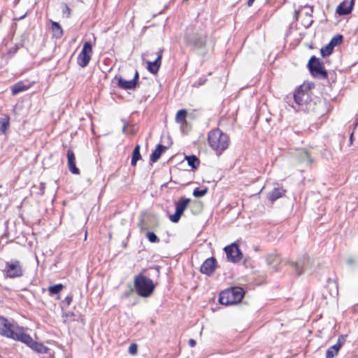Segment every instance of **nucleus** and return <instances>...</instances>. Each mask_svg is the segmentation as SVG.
<instances>
[{
  "instance_id": "obj_6",
  "label": "nucleus",
  "mask_w": 358,
  "mask_h": 358,
  "mask_svg": "<svg viewBox=\"0 0 358 358\" xmlns=\"http://www.w3.org/2000/svg\"><path fill=\"white\" fill-rule=\"evenodd\" d=\"M294 99L299 110L309 112L315 108V103L312 100L309 91L303 90L302 87L295 91Z\"/></svg>"
},
{
  "instance_id": "obj_12",
  "label": "nucleus",
  "mask_w": 358,
  "mask_h": 358,
  "mask_svg": "<svg viewBox=\"0 0 358 358\" xmlns=\"http://www.w3.org/2000/svg\"><path fill=\"white\" fill-rule=\"evenodd\" d=\"M138 78L139 75L137 71L135 73L134 78L131 80H127L120 76L119 78H117V85L124 90H133L136 88V85H138Z\"/></svg>"
},
{
  "instance_id": "obj_49",
  "label": "nucleus",
  "mask_w": 358,
  "mask_h": 358,
  "mask_svg": "<svg viewBox=\"0 0 358 358\" xmlns=\"http://www.w3.org/2000/svg\"><path fill=\"white\" fill-rule=\"evenodd\" d=\"M145 228L143 227H141V231L144 230Z\"/></svg>"
},
{
  "instance_id": "obj_38",
  "label": "nucleus",
  "mask_w": 358,
  "mask_h": 358,
  "mask_svg": "<svg viewBox=\"0 0 358 358\" xmlns=\"http://www.w3.org/2000/svg\"><path fill=\"white\" fill-rule=\"evenodd\" d=\"M307 8L308 9V10L307 12H306V15L307 17H308L309 18H310L311 15H312V13H313V8L311 7H308V6H307Z\"/></svg>"
},
{
  "instance_id": "obj_29",
  "label": "nucleus",
  "mask_w": 358,
  "mask_h": 358,
  "mask_svg": "<svg viewBox=\"0 0 358 358\" xmlns=\"http://www.w3.org/2000/svg\"><path fill=\"white\" fill-rule=\"evenodd\" d=\"M52 30L54 32V35L57 38H60L63 34V31L59 23L52 22Z\"/></svg>"
},
{
  "instance_id": "obj_20",
  "label": "nucleus",
  "mask_w": 358,
  "mask_h": 358,
  "mask_svg": "<svg viewBox=\"0 0 358 358\" xmlns=\"http://www.w3.org/2000/svg\"><path fill=\"white\" fill-rule=\"evenodd\" d=\"M325 291L328 292L329 295L331 297H335L338 294V285L335 281L329 280L327 286L324 288Z\"/></svg>"
},
{
  "instance_id": "obj_13",
  "label": "nucleus",
  "mask_w": 358,
  "mask_h": 358,
  "mask_svg": "<svg viewBox=\"0 0 358 358\" xmlns=\"http://www.w3.org/2000/svg\"><path fill=\"white\" fill-rule=\"evenodd\" d=\"M216 267V259L214 257L206 259L200 268V271L207 275H211Z\"/></svg>"
},
{
  "instance_id": "obj_34",
  "label": "nucleus",
  "mask_w": 358,
  "mask_h": 358,
  "mask_svg": "<svg viewBox=\"0 0 358 358\" xmlns=\"http://www.w3.org/2000/svg\"><path fill=\"white\" fill-rule=\"evenodd\" d=\"M146 237L151 243H158L159 242V238L157 237V236L154 233L151 231H148L146 234Z\"/></svg>"
},
{
  "instance_id": "obj_33",
  "label": "nucleus",
  "mask_w": 358,
  "mask_h": 358,
  "mask_svg": "<svg viewBox=\"0 0 358 358\" xmlns=\"http://www.w3.org/2000/svg\"><path fill=\"white\" fill-rule=\"evenodd\" d=\"M207 192H208L207 187L202 189L197 187L194 189L193 195L197 198L202 197L206 194Z\"/></svg>"
},
{
  "instance_id": "obj_46",
  "label": "nucleus",
  "mask_w": 358,
  "mask_h": 358,
  "mask_svg": "<svg viewBox=\"0 0 358 358\" xmlns=\"http://www.w3.org/2000/svg\"><path fill=\"white\" fill-rule=\"evenodd\" d=\"M126 129H127V125L124 124L123 128H122V132L124 133L126 131Z\"/></svg>"
},
{
  "instance_id": "obj_37",
  "label": "nucleus",
  "mask_w": 358,
  "mask_h": 358,
  "mask_svg": "<svg viewBox=\"0 0 358 358\" xmlns=\"http://www.w3.org/2000/svg\"><path fill=\"white\" fill-rule=\"evenodd\" d=\"M72 300H73V296L71 295H69V296H66V298L64 299V302H66V304L68 306H69L71 303Z\"/></svg>"
},
{
  "instance_id": "obj_3",
  "label": "nucleus",
  "mask_w": 358,
  "mask_h": 358,
  "mask_svg": "<svg viewBox=\"0 0 358 358\" xmlns=\"http://www.w3.org/2000/svg\"><path fill=\"white\" fill-rule=\"evenodd\" d=\"M207 33L201 26H191L187 28L185 40L188 45L201 49L206 43Z\"/></svg>"
},
{
  "instance_id": "obj_16",
  "label": "nucleus",
  "mask_w": 358,
  "mask_h": 358,
  "mask_svg": "<svg viewBox=\"0 0 358 358\" xmlns=\"http://www.w3.org/2000/svg\"><path fill=\"white\" fill-rule=\"evenodd\" d=\"M68 158V167L69 171L73 173L78 175L80 173V170L76 166V157L73 152L71 150H67Z\"/></svg>"
},
{
  "instance_id": "obj_27",
  "label": "nucleus",
  "mask_w": 358,
  "mask_h": 358,
  "mask_svg": "<svg viewBox=\"0 0 358 358\" xmlns=\"http://www.w3.org/2000/svg\"><path fill=\"white\" fill-rule=\"evenodd\" d=\"M187 111L184 109L178 110L176 115V121L181 124L186 122Z\"/></svg>"
},
{
  "instance_id": "obj_40",
  "label": "nucleus",
  "mask_w": 358,
  "mask_h": 358,
  "mask_svg": "<svg viewBox=\"0 0 358 358\" xmlns=\"http://www.w3.org/2000/svg\"><path fill=\"white\" fill-rule=\"evenodd\" d=\"M355 262V259L352 257H350L347 259V264L348 265H352Z\"/></svg>"
},
{
  "instance_id": "obj_8",
  "label": "nucleus",
  "mask_w": 358,
  "mask_h": 358,
  "mask_svg": "<svg viewBox=\"0 0 358 358\" xmlns=\"http://www.w3.org/2000/svg\"><path fill=\"white\" fill-rule=\"evenodd\" d=\"M308 67L314 77L325 79L328 76L327 71L324 69L320 59L315 56L310 57Z\"/></svg>"
},
{
  "instance_id": "obj_32",
  "label": "nucleus",
  "mask_w": 358,
  "mask_h": 358,
  "mask_svg": "<svg viewBox=\"0 0 358 358\" xmlns=\"http://www.w3.org/2000/svg\"><path fill=\"white\" fill-rule=\"evenodd\" d=\"M343 42V36L341 34H338L334 36L329 43V44H331L333 48L340 45Z\"/></svg>"
},
{
  "instance_id": "obj_48",
  "label": "nucleus",
  "mask_w": 358,
  "mask_h": 358,
  "mask_svg": "<svg viewBox=\"0 0 358 358\" xmlns=\"http://www.w3.org/2000/svg\"><path fill=\"white\" fill-rule=\"evenodd\" d=\"M357 124H358V119L357 120V121H356V122H355V127H357Z\"/></svg>"
},
{
  "instance_id": "obj_17",
  "label": "nucleus",
  "mask_w": 358,
  "mask_h": 358,
  "mask_svg": "<svg viewBox=\"0 0 358 358\" xmlns=\"http://www.w3.org/2000/svg\"><path fill=\"white\" fill-rule=\"evenodd\" d=\"M266 262L273 271H277L280 264V257L276 254L268 255L266 257Z\"/></svg>"
},
{
  "instance_id": "obj_41",
  "label": "nucleus",
  "mask_w": 358,
  "mask_h": 358,
  "mask_svg": "<svg viewBox=\"0 0 358 358\" xmlns=\"http://www.w3.org/2000/svg\"><path fill=\"white\" fill-rule=\"evenodd\" d=\"M254 1H255V0H248V1H247V5H248V6L250 7V6L252 5V3H253Z\"/></svg>"
},
{
  "instance_id": "obj_42",
  "label": "nucleus",
  "mask_w": 358,
  "mask_h": 358,
  "mask_svg": "<svg viewBox=\"0 0 358 358\" xmlns=\"http://www.w3.org/2000/svg\"><path fill=\"white\" fill-rule=\"evenodd\" d=\"M352 141H353V133H352L350 134V144L352 143Z\"/></svg>"
},
{
  "instance_id": "obj_23",
  "label": "nucleus",
  "mask_w": 358,
  "mask_h": 358,
  "mask_svg": "<svg viewBox=\"0 0 358 358\" xmlns=\"http://www.w3.org/2000/svg\"><path fill=\"white\" fill-rule=\"evenodd\" d=\"M27 90V87L23 82L20 81L11 87V92L13 95H16L18 93Z\"/></svg>"
},
{
  "instance_id": "obj_5",
  "label": "nucleus",
  "mask_w": 358,
  "mask_h": 358,
  "mask_svg": "<svg viewBox=\"0 0 358 358\" xmlns=\"http://www.w3.org/2000/svg\"><path fill=\"white\" fill-rule=\"evenodd\" d=\"M245 292L241 287H232L222 291L219 296V302L222 305H232L240 302Z\"/></svg>"
},
{
  "instance_id": "obj_39",
  "label": "nucleus",
  "mask_w": 358,
  "mask_h": 358,
  "mask_svg": "<svg viewBox=\"0 0 358 358\" xmlns=\"http://www.w3.org/2000/svg\"><path fill=\"white\" fill-rule=\"evenodd\" d=\"M188 343L191 348H194L196 344V341L194 339H189Z\"/></svg>"
},
{
  "instance_id": "obj_21",
  "label": "nucleus",
  "mask_w": 358,
  "mask_h": 358,
  "mask_svg": "<svg viewBox=\"0 0 358 358\" xmlns=\"http://www.w3.org/2000/svg\"><path fill=\"white\" fill-rule=\"evenodd\" d=\"M10 127V117L8 115H3L0 117V133L6 134Z\"/></svg>"
},
{
  "instance_id": "obj_1",
  "label": "nucleus",
  "mask_w": 358,
  "mask_h": 358,
  "mask_svg": "<svg viewBox=\"0 0 358 358\" xmlns=\"http://www.w3.org/2000/svg\"><path fill=\"white\" fill-rule=\"evenodd\" d=\"M0 334L15 341H20L31 349L38 351V343L25 333L23 327L10 323L6 317L0 316Z\"/></svg>"
},
{
  "instance_id": "obj_30",
  "label": "nucleus",
  "mask_w": 358,
  "mask_h": 358,
  "mask_svg": "<svg viewBox=\"0 0 358 358\" xmlns=\"http://www.w3.org/2000/svg\"><path fill=\"white\" fill-rule=\"evenodd\" d=\"M334 48H333L331 44L328 43L327 45H325L321 48V50H320L321 55L323 57L329 56L332 53Z\"/></svg>"
},
{
  "instance_id": "obj_47",
  "label": "nucleus",
  "mask_w": 358,
  "mask_h": 358,
  "mask_svg": "<svg viewBox=\"0 0 358 358\" xmlns=\"http://www.w3.org/2000/svg\"><path fill=\"white\" fill-rule=\"evenodd\" d=\"M322 295L324 296V298H327V294L324 292H323Z\"/></svg>"
},
{
  "instance_id": "obj_45",
  "label": "nucleus",
  "mask_w": 358,
  "mask_h": 358,
  "mask_svg": "<svg viewBox=\"0 0 358 358\" xmlns=\"http://www.w3.org/2000/svg\"><path fill=\"white\" fill-rule=\"evenodd\" d=\"M299 14V12L296 10L295 11V17L296 20L298 19Z\"/></svg>"
},
{
  "instance_id": "obj_4",
  "label": "nucleus",
  "mask_w": 358,
  "mask_h": 358,
  "mask_svg": "<svg viewBox=\"0 0 358 358\" xmlns=\"http://www.w3.org/2000/svg\"><path fill=\"white\" fill-rule=\"evenodd\" d=\"M134 286L137 294L145 298L150 296L155 288L152 280L143 274L134 277Z\"/></svg>"
},
{
  "instance_id": "obj_11",
  "label": "nucleus",
  "mask_w": 358,
  "mask_h": 358,
  "mask_svg": "<svg viewBox=\"0 0 358 358\" xmlns=\"http://www.w3.org/2000/svg\"><path fill=\"white\" fill-rule=\"evenodd\" d=\"M227 260L233 263H237L243 258V254L236 243H232L224 248Z\"/></svg>"
},
{
  "instance_id": "obj_36",
  "label": "nucleus",
  "mask_w": 358,
  "mask_h": 358,
  "mask_svg": "<svg viewBox=\"0 0 358 358\" xmlns=\"http://www.w3.org/2000/svg\"><path fill=\"white\" fill-rule=\"evenodd\" d=\"M343 343H344V338L343 337H339L338 341H337V343L334 345H339V350H340L341 348L342 347V345H343Z\"/></svg>"
},
{
  "instance_id": "obj_44",
  "label": "nucleus",
  "mask_w": 358,
  "mask_h": 358,
  "mask_svg": "<svg viewBox=\"0 0 358 358\" xmlns=\"http://www.w3.org/2000/svg\"><path fill=\"white\" fill-rule=\"evenodd\" d=\"M313 21L312 20H308V21L307 22H308V25H307V27L310 26V25H311V24L313 23Z\"/></svg>"
},
{
  "instance_id": "obj_26",
  "label": "nucleus",
  "mask_w": 358,
  "mask_h": 358,
  "mask_svg": "<svg viewBox=\"0 0 358 358\" xmlns=\"http://www.w3.org/2000/svg\"><path fill=\"white\" fill-rule=\"evenodd\" d=\"M140 148H141L140 145H137L133 150L132 158H131V164L132 166H136V162L141 158V155L140 153Z\"/></svg>"
},
{
  "instance_id": "obj_28",
  "label": "nucleus",
  "mask_w": 358,
  "mask_h": 358,
  "mask_svg": "<svg viewBox=\"0 0 358 358\" xmlns=\"http://www.w3.org/2000/svg\"><path fill=\"white\" fill-rule=\"evenodd\" d=\"M339 351V345L329 347L326 352V358H333L336 356Z\"/></svg>"
},
{
  "instance_id": "obj_18",
  "label": "nucleus",
  "mask_w": 358,
  "mask_h": 358,
  "mask_svg": "<svg viewBox=\"0 0 358 358\" xmlns=\"http://www.w3.org/2000/svg\"><path fill=\"white\" fill-rule=\"evenodd\" d=\"M296 158L300 163H306L310 164L313 159L309 153L306 150H300L296 154Z\"/></svg>"
},
{
  "instance_id": "obj_10",
  "label": "nucleus",
  "mask_w": 358,
  "mask_h": 358,
  "mask_svg": "<svg viewBox=\"0 0 358 358\" xmlns=\"http://www.w3.org/2000/svg\"><path fill=\"white\" fill-rule=\"evenodd\" d=\"M190 201V199L182 197L176 203V213L169 216L172 222L177 223L180 220Z\"/></svg>"
},
{
  "instance_id": "obj_15",
  "label": "nucleus",
  "mask_w": 358,
  "mask_h": 358,
  "mask_svg": "<svg viewBox=\"0 0 358 358\" xmlns=\"http://www.w3.org/2000/svg\"><path fill=\"white\" fill-rule=\"evenodd\" d=\"M354 0H345L337 7L336 12L340 15H345L350 13L353 9Z\"/></svg>"
},
{
  "instance_id": "obj_43",
  "label": "nucleus",
  "mask_w": 358,
  "mask_h": 358,
  "mask_svg": "<svg viewBox=\"0 0 358 358\" xmlns=\"http://www.w3.org/2000/svg\"><path fill=\"white\" fill-rule=\"evenodd\" d=\"M65 8L66 10V12H68V14L69 15L70 14V10H71L70 8L66 5L65 6Z\"/></svg>"
},
{
  "instance_id": "obj_24",
  "label": "nucleus",
  "mask_w": 358,
  "mask_h": 358,
  "mask_svg": "<svg viewBox=\"0 0 358 358\" xmlns=\"http://www.w3.org/2000/svg\"><path fill=\"white\" fill-rule=\"evenodd\" d=\"M185 159L187 161V164L193 169H196L199 167L200 162L199 158L195 155L185 156Z\"/></svg>"
},
{
  "instance_id": "obj_35",
  "label": "nucleus",
  "mask_w": 358,
  "mask_h": 358,
  "mask_svg": "<svg viewBox=\"0 0 358 358\" xmlns=\"http://www.w3.org/2000/svg\"><path fill=\"white\" fill-rule=\"evenodd\" d=\"M138 346L136 343H132L129 347V352L131 355H136L137 353Z\"/></svg>"
},
{
  "instance_id": "obj_31",
  "label": "nucleus",
  "mask_w": 358,
  "mask_h": 358,
  "mask_svg": "<svg viewBox=\"0 0 358 358\" xmlns=\"http://www.w3.org/2000/svg\"><path fill=\"white\" fill-rule=\"evenodd\" d=\"M64 287L62 284H57L48 287L49 294L50 296L59 293Z\"/></svg>"
},
{
  "instance_id": "obj_7",
  "label": "nucleus",
  "mask_w": 358,
  "mask_h": 358,
  "mask_svg": "<svg viewBox=\"0 0 358 358\" xmlns=\"http://www.w3.org/2000/svg\"><path fill=\"white\" fill-rule=\"evenodd\" d=\"M6 278H17L24 275L22 263L17 259L5 262V267L2 270Z\"/></svg>"
},
{
  "instance_id": "obj_19",
  "label": "nucleus",
  "mask_w": 358,
  "mask_h": 358,
  "mask_svg": "<svg viewBox=\"0 0 358 358\" xmlns=\"http://www.w3.org/2000/svg\"><path fill=\"white\" fill-rule=\"evenodd\" d=\"M285 192L286 190L283 189L282 188H274L271 192H270L268 194V199L271 201L273 202L275 200L278 199L279 198L282 197Z\"/></svg>"
},
{
  "instance_id": "obj_22",
  "label": "nucleus",
  "mask_w": 358,
  "mask_h": 358,
  "mask_svg": "<svg viewBox=\"0 0 358 358\" xmlns=\"http://www.w3.org/2000/svg\"><path fill=\"white\" fill-rule=\"evenodd\" d=\"M166 150V147L159 144L156 149L152 152L150 155V161L156 162L161 157L162 154Z\"/></svg>"
},
{
  "instance_id": "obj_2",
  "label": "nucleus",
  "mask_w": 358,
  "mask_h": 358,
  "mask_svg": "<svg viewBox=\"0 0 358 358\" xmlns=\"http://www.w3.org/2000/svg\"><path fill=\"white\" fill-rule=\"evenodd\" d=\"M209 146L220 156L230 144L229 136L220 129H214L209 131L208 135Z\"/></svg>"
},
{
  "instance_id": "obj_25",
  "label": "nucleus",
  "mask_w": 358,
  "mask_h": 358,
  "mask_svg": "<svg viewBox=\"0 0 358 358\" xmlns=\"http://www.w3.org/2000/svg\"><path fill=\"white\" fill-rule=\"evenodd\" d=\"M292 265L294 268L295 271L298 275H301L303 273V268L306 266L305 259L299 260L297 262H292Z\"/></svg>"
},
{
  "instance_id": "obj_14",
  "label": "nucleus",
  "mask_w": 358,
  "mask_h": 358,
  "mask_svg": "<svg viewBox=\"0 0 358 358\" xmlns=\"http://www.w3.org/2000/svg\"><path fill=\"white\" fill-rule=\"evenodd\" d=\"M162 52H163L162 50H161V49L159 50L156 53L157 58L152 62H147L148 70L153 74H156L159 71V69L161 65Z\"/></svg>"
},
{
  "instance_id": "obj_9",
  "label": "nucleus",
  "mask_w": 358,
  "mask_h": 358,
  "mask_svg": "<svg viewBox=\"0 0 358 358\" xmlns=\"http://www.w3.org/2000/svg\"><path fill=\"white\" fill-rule=\"evenodd\" d=\"M92 53V45L91 42H85L83 49L78 56V64L80 67L84 68L88 65L91 59Z\"/></svg>"
}]
</instances>
